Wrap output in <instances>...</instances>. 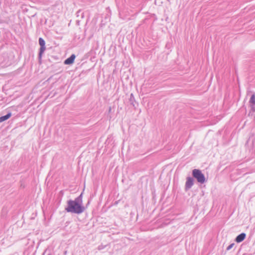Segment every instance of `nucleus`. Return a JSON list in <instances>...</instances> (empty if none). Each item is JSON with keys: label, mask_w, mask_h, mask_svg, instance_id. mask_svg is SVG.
<instances>
[{"label": "nucleus", "mask_w": 255, "mask_h": 255, "mask_svg": "<svg viewBox=\"0 0 255 255\" xmlns=\"http://www.w3.org/2000/svg\"><path fill=\"white\" fill-rule=\"evenodd\" d=\"M82 204V193H81L74 200H68L67 201V206L65 208V210L68 213L80 214L85 210V207L83 206Z\"/></svg>", "instance_id": "f257e3e1"}, {"label": "nucleus", "mask_w": 255, "mask_h": 255, "mask_svg": "<svg viewBox=\"0 0 255 255\" xmlns=\"http://www.w3.org/2000/svg\"><path fill=\"white\" fill-rule=\"evenodd\" d=\"M192 175L201 184H203L206 181L205 175L199 169H193L192 170Z\"/></svg>", "instance_id": "f03ea898"}, {"label": "nucleus", "mask_w": 255, "mask_h": 255, "mask_svg": "<svg viewBox=\"0 0 255 255\" xmlns=\"http://www.w3.org/2000/svg\"><path fill=\"white\" fill-rule=\"evenodd\" d=\"M38 41H39V44L40 46V47L39 49V54H38V59H39V61H41V58H42V54L43 53L44 51L46 49L45 42L44 40L41 37H40L39 38Z\"/></svg>", "instance_id": "7ed1b4c3"}, {"label": "nucleus", "mask_w": 255, "mask_h": 255, "mask_svg": "<svg viewBox=\"0 0 255 255\" xmlns=\"http://www.w3.org/2000/svg\"><path fill=\"white\" fill-rule=\"evenodd\" d=\"M194 185V179L191 177H187L185 186V190L188 191Z\"/></svg>", "instance_id": "20e7f679"}, {"label": "nucleus", "mask_w": 255, "mask_h": 255, "mask_svg": "<svg viewBox=\"0 0 255 255\" xmlns=\"http://www.w3.org/2000/svg\"><path fill=\"white\" fill-rule=\"evenodd\" d=\"M75 55L74 54H72L69 57L67 58L64 62V63L66 65H70L73 63L74 60L75 59Z\"/></svg>", "instance_id": "39448f33"}, {"label": "nucleus", "mask_w": 255, "mask_h": 255, "mask_svg": "<svg viewBox=\"0 0 255 255\" xmlns=\"http://www.w3.org/2000/svg\"><path fill=\"white\" fill-rule=\"evenodd\" d=\"M246 237V234L245 233H242L237 236L235 239V241L238 243H241L243 241Z\"/></svg>", "instance_id": "423d86ee"}, {"label": "nucleus", "mask_w": 255, "mask_h": 255, "mask_svg": "<svg viewBox=\"0 0 255 255\" xmlns=\"http://www.w3.org/2000/svg\"><path fill=\"white\" fill-rule=\"evenodd\" d=\"M11 116V113H8L4 116H2L0 117V123L4 122L8 119Z\"/></svg>", "instance_id": "0eeeda50"}, {"label": "nucleus", "mask_w": 255, "mask_h": 255, "mask_svg": "<svg viewBox=\"0 0 255 255\" xmlns=\"http://www.w3.org/2000/svg\"><path fill=\"white\" fill-rule=\"evenodd\" d=\"M250 106L255 104V94H253L250 99Z\"/></svg>", "instance_id": "6e6552de"}, {"label": "nucleus", "mask_w": 255, "mask_h": 255, "mask_svg": "<svg viewBox=\"0 0 255 255\" xmlns=\"http://www.w3.org/2000/svg\"><path fill=\"white\" fill-rule=\"evenodd\" d=\"M134 96H133V94H131L130 95V98H129V101L130 102V103L131 104H133V101L134 100Z\"/></svg>", "instance_id": "1a4fd4ad"}, {"label": "nucleus", "mask_w": 255, "mask_h": 255, "mask_svg": "<svg viewBox=\"0 0 255 255\" xmlns=\"http://www.w3.org/2000/svg\"><path fill=\"white\" fill-rule=\"evenodd\" d=\"M234 244L233 243V244H231V245H230L227 248V251H229L230 250H231L233 247V246H234Z\"/></svg>", "instance_id": "9d476101"}, {"label": "nucleus", "mask_w": 255, "mask_h": 255, "mask_svg": "<svg viewBox=\"0 0 255 255\" xmlns=\"http://www.w3.org/2000/svg\"><path fill=\"white\" fill-rule=\"evenodd\" d=\"M253 111L255 112V104L250 106Z\"/></svg>", "instance_id": "9b49d317"}, {"label": "nucleus", "mask_w": 255, "mask_h": 255, "mask_svg": "<svg viewBox=\"0 0 255 255\" xmlns=\"http://www.w3.org/2000/svg\"><path fill=\"white\" fill-rule=\"evenodd\" d=\"M103 249H104V247L103 246H99L98 247V250H102Z\"/></svg>", "instance_id": "f8f14e48"}, {"label": "nucleus", "mask_w": 255, "mask_h": 255, "mask_svg": "<svg viewBox=\"0 0 255 255\" xmlns=\"http://www.w3.org/2000/svg\"><path fill=\"white\" fill-rule=\"evenodd\" d=\"M111 107H110V108H109V112H111Z\"/></svg>", "instance_id": "ddd939ff"}]
</instances>
